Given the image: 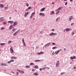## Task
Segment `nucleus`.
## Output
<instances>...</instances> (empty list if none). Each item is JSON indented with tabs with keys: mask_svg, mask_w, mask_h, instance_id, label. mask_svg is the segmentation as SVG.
<instances>
[{
	"mask_svg": "<svg viewBox=\"0 0 76 76\" xmlns=\"http://www.w3.org/2000/svg\"><path fill=\"white\" fill-rule=\"evenodd\" d=\"M55 4V2H52V4Z\"/></svg>",
	"mask_w": 76,
	"mask_h": 76,
	"instance_id": "56",
	"label": "nucleus"
},
{
	"mask_svg": "<svg viewBox=\"0 0 76 76\" xmlns=\"http://www.w3.org/2000/svg\"><path fill=\"white\" fill-rule=\"evenodd\" d=\"M56 67H59V61H58L56 63Z\"/></svg>",
	"mask_w": 76,
	"mask_h": 76,
	"instance_id": "2",
	"label": "nucleus"
},
{
	"mask_svg": "<svg viewBox=\"0 0 76 76\" xmlns=\"http://www.w3.org/2000/svg\"><path fill=\"white\" fill-rule=\"evenodd\" d=\"M46 69H50V68L48 67H45Z\"/></svg>",
	"mask_w": 76,
	"mask_h": 76,
	"instance_id": "46",
	"label": "nucleus"
},
{
	"mask_svg": "<svg viewBox=\"0 0 76 76\" xmlns=\"http://www.w3.org/2000/svg\"><path fill=\"white\" fill-rule=\"evenodd\" d=\"M11 63V61L8 62V63Z\"/></svg>",
	"mask_w": 76,
	"mask_h": 76,
	"instance_id": "47",
	"label": "nucleus"
},
{
	"mask_svg": "<svg viewBox=\"0 0 76 76\" xmlns=\"http://www.w3.org/2000/svg\"><path fill=\"white\" fill-rule=\"evenodd\" d=\"M27 9L28 10H29V9H32V7H28Z\"/></svg>",
	"mask_w": 76,
	"mask_h": 76,
	"instance_id": "21",
	"label": "nucleus"
},
{
	"mask_svg": "<svg viewBox=\"0 0 76 76\" xmlns=\"http://www.w3.org/2000/svg\"><path fill=\"white\" fill-rule=\"evenodd\" d=\"M42 16H44V13H42Z\"/></svg>",
	"mask_w": 76,
	"mask_h": 76,
	"instance_id": "39",
	"label": "nucleus"
},
{
	"mask_svg": "<svg viewBox=\"0 0 76 76\" xmlns=\"http://www.w3.org/2000/svg\"><path fill=\"white\" fill-rule=\"evenodd\" d=\"M73 16L69 17V20H70H70H72V19H73Z\"/></svg>",
	"mask_w": 76,
	"mask_h": 76,
	"instance_id": "8",
	"label": "nucleus"
},
{
	"mask_svg": "<svg viewBox=\"0 0 76 76\" xmlns=\"http://www.w3.org/2000/svg\"><path fill=\"white\" fill-rule=\"evenodd\" d=\"M73 57H74V58H75V59H76V56H73Z\"/></svg>",
	"mask_w": 76,
	"mask_h": 76,
	"instance_id": "49",
	"label": "nucleus"
},
{
	"mask_svg": "<svg viewBox=\"0 0 76 76\" xmlns=\"http://www.w3.org/2000/svg\"><path fill=\"white\" fill-rule=\"evenodd\" d=\"M57 34V33H53V35H56Z\"/></svg>",
	"mask_w": 76,
	"mask_h": 76,
	"instance_id": "23",
	"label": "nucleus"
},
{
	"mask_svg": "<svg viewBox=\"0 0 76 76\" xmlns=\"http://www.w3.org/2000/svg\"><path fill=\"white\" fill-rule=\"evenodd\" d=\"M38 66H36L35 67V69H38Z\"/></svg>",
	"mask_w": 76,
	"mask_h": 76,
	"instance_id": "34",
	"label": "nucleus"
},
{
	"mask_svg": "<svg viewBox=\"0 0 76 76\" xmlns=\"http://www.w3.org/2000/svg\"><path fill=\"white\" fill-rule=\"evenodd\" d=\"M76 67H73V69H76Z\"/></svg>",
	"mask_w": 76,
	"mask_h": 76,
	"instance_id": "61",
	"label": "nucleus"
},
{
	"mask_svg": "<svg viewBox=\"0 0 76 76\" xmlns=\"http://www.w3.org/2000/svg\"><path fill=\"white\" fill-rule=\"evenodd\" d=\"M28 14H29V12H27L25 14V16L26 17V16H27V15H28Z\"/></svg>",
	"mask_w": 76,
	"mask_h": 76,
	"instance_id": "14",
	"label": "nucleus"
},
{
	"mask_svg": "<svg viewBox=\"0 0 76 76\" xmlns=\"http://www.w3.org/2000/svg\"><path fill=\"white\" fill-rule=\"evenodd\" d=\"M58 53H59L58 52V51L57 50L56 51H55V54H58Z\"/></svg>",
	"mask_w": 76,
	"mask_h": 76,
	"instance_id": "20",
	"label": "nucleus"
},
{
	"mask_svg": "<svg viewBox=\"0 0 76 76\" xmlns=\"http://www.w3.org/2000/svg\"><path fill=\"white\" fill-rule=\"evenodd\" d=\"M58 9H57V10H55V11H56V12H57V11H58Z\"/></svg>",
	"mask_w": 76,
	"mask_h": 76,
	"instance_id": "58",
	"label": "nucleus"
},
{
	"mask_svg": "<svg viewBox=\"0 0 76 76\" xmlns=\"http://www.w3.org/2000/svg\"><path fill=\"white\" fill-rule=\"evenodd\" d=\"M12 59H16L17 58V57H16L12 56L11 57Z\"/></svg>",
	"mask_w": 76,
	"mask_h": 76,
	"instance_id": "9",
	"label": "nucleus"
},
{
	"mask_svg": "<svg viewBox=\"0 0 76 76\" xmlns=\"http://www.w3.org/2000/svg\"><path fill=\"white\" fill-rule=\"evenodd\" d=\"M8 22L9 23H10L11 24H13V21H9Z\"/></svg>",
	"mask_w": 76,
	"mask_h": 76,
	"instance_id": "10",
	"label": "nucleus"
},
{
	"mask_svg": "<svg viewBox=\"0 0 76 76\" xmlns=\"http://www.w3.org/2000/svg\"><path fill=\"white\" fill-rule=\"evenodd\" d=\"M32 15H31V16H30V18H31V19H32Z\"/></svg>",
	"mask_w": 76,
	"mask_h": 76,
	"instance_id": "45",
	"label": "nucleus"
},
{
	"mask_svg": "<svg viewBox=\"0 0 76 76\" xmlns=\"http://www.w3.org/2000/svg\"><path fill=\"white\" fill-rule=\"evenodd\" d=\"M56 15H57L58 14V12H56Z\"/></svg>",
	"mask_w": 76,
	"mask_h": 76,
	"instance_id": "63",
	"label": "nucleus"
},
{
	"mask_svg": "<svg viewBox=\"0 0 76 76\" xmlns=\"http://www.w3.org/2000/svg\"><path fill=\"white\" fill-rule=\"evenodd\" d=\"M51 31H55V30H54V29L53 28V29H51Z\"/></svg>",
	"mask_w": 76,
	"mask_h": 76,
	"instance_id": "38",
	"label": "nucleus"
},
{
	"mask_svg": "<svg viewBox=\"0 0 76 76\" xmlns=\"http://www.w3.org/2000/svg\"><path fill=\"white\" fill-rule=\"evenodd\" d=\"M38 54H39V55H40V54H41V53H38Z\"/></svg>",
	"mask_w": 76,
	"mask_h": 76,
	"instance_id": "55",
	"label": "nucleus"
},
{
	"mask_svg": "<svg viewBox=\"0 0 76 76\" xmlns=\"http://www.w3.org/2000/svg\"><path fill=\"white\" fill-rule=\"evenodd\" d=\"M60 19V17H59V18H57V19H56V21H57L58 20V19Z\"/></svg>",
	"mask_w": 76,
	"mask_h": 76,
	"instance_id": "36",
	"label": "nucleus"
},
{
	"mask_svg": "<svg viewBox=\"0 0 76 76\" xmlns=\"http://www.w3.org/2000/svg\"><path fill=\"white\" fill-rule=\"evenodd\" d=\"M70 58H71V60H73V59H74V58L72 57H71Z\"/></svg>",
	"mask_w": 76,
	"mask_h": 76,
	"instance_id": "28",
	"label": "nucleus"
},
{
	"mask_svg": "<svg viewBox=\"0 0 76 76\" xmlns=\"http://www.w3.org/2000/svg\"><path fill=\"white\" fill-rule=\"evenodd\" d=\"M63 8L62 7H60L58 9V10H61V9H62Z\"/></svg>",
	"mask_w": 76,
	"mask_h": 76,
	"instance_id": "16",
	"label": "nucleus"
},
{
	"mask_svg": "<svg viewBox=\"0 0 76 76\" xmlns=\"http://www.w3.org/2000/svg\"><path fill=\"white\" fill-rule=\"evenodd\" d=\"M42 13L40 12L39 13V15H42Z\"/></svg>",
	"mask_w": 76,
	"mask_h": 76,
	"instance_id": "41",
	"label": "nucleus"
},
{
	"mask_svg": "<svg viewBox=\"0 0 76 76\" xmlns=\"http://www.w3.org/2000/svg\"><path fill=\"white\" fill-rule=\"evenodd\" d=\"M57 48V47L55 46V47H53L52 48V49L53 50H54V49H55V48Z\"/></svg>",
	"mask_w": 76,
	"mask_h": 76,
	"instance_id": "24",
	"label": "nucleus"
},
{
	"mask_svg": "<svg viewBox=\"0 0 76 76\" xmlns=\"http://www.w3.org/2000/svg\"><path fill=\"white\" fill-rule=\"evenodd\" d=\"M0 44L1 45H6V43H1Z\"/></svg>",
	"mask_w": 76,
	"mask_h": 76,
	"instance_id": "15",
	"label": "nucleus"
},
{
	"mask_svg": "<svg viewBox=\"0 0 76 76\" xmlns=\"http://www.w3.org/2000/svg\"><path fill=\"white\" fill-rule=\"evenodd\" d=\"M19 72H20L21 73H23L24 72L23 71H21V70H19Z\"/></svg>",
	"mask_w": 76,
	"mask_h": 76,
	"instance_id": "17",
	"label": "nucleus"
},
{
	"mask_svg": "<svg viewBox=\"0 0 76 76\" xmlns=\"http://www.w3.org/2000/svg\"><path fill=\"white\" fill-rule=\"evenodd\" d=\"M52 44H53V45H56V43H53Z\"/></svg>",
	"mask_w": 76,
	"mask_h": 76,
	"instance_id": "53",
	"label": "nucleus"
},
{
	"mask_svg": "<svg viewBox=\"0 0 76 76\" xmlns=\"http://www.w3.org/2000/svg\"><path fill=\"white\" fill-rule=\"evenodd\" d=\"M1 65L2 66H7V64H4L3 63H1Z\"/></svg>",
	"mask_w": 76,
	"mask_h": 76,
	"instance_id": "5",
	"label": "nucleus"
},
{
	"mask_svg": "<svg viewBox=\"0 0 76 76\" xmlns=\"http://www.w3.org/2000/svg\"><path fill=\"white\" fill-rule=\"evenodd\" d=\"M26 5L27 7H28L29 6V4L28 3H26Z\"/></svg>",
	"mask_w": 76,
	"mask_h": 76,
	"instance_id": "32",
	"label": "nucleus"
},
{
	"mask_svg": "<svg viewBox=\"0 0 76 76\" xmlns=\"http://www.w3.org/2000/svg\"><path fill=\"white\" fill-rule=\"evenodd\" d=\"M50 36H53V33H51L49 34Z\"/></svg>",
	"mask_w": 76,
	"mask_h": 76,
	"instance_id": "19",
	"label": "nucleus"
},
{
	"mask_svg": "<svg viewBox=\"0 0 76 76\" xmlns=\"http://www.w3.org/2000/svg\"><path fill=\"white\" fill-rule=\"evenodd\" d=\"M14 61H15L13 59H12L11 60V62H14Z\"/></svg>",
	"mask_w": 76,
	"mask_h": 76,
	"instance_id": "31",
	"label": "nucleus"
},
{
	"mask_svg": "<svg viewBox=\"0 0 76 76\" xmlns=\"http://www.w3.org/2000/svg\"><path fill=\"white\" fill-rule=\"evenodd\" d=\"M65 73H64V72H61V75H63V74H64Z\"/></svg>",
	"mask_w": 76,
	"mask_h": 76,
	"instance_id": "40",
	"label": "nucleus"
},
{
	"mask_svg": "<svg viewBox=\"0 0 76 76\" xmlns=\"http://www.w3.org/2000/svg\"><path fill=\"white\" fill-rule=\"evenodd\" d=\"M73 0H70V1H72Z\"/></svg>",
	"mask_w": 76,
	"mask_h": 76,
	"instance_id": "64",
	"label": "nucleus"
},
{
	"mask_svg": "<svg viewBox=\"0 0 76 76\" xmlns=\"http://www.w3.org/2000/svg\"><path fill=\"white\" fill-rule=\"evenodd\" d=\"M3 19V17H1L0 18V20H1V21H3L4 20V19Z\"/></svg>",
	"mask_w": 76,
	"mask_h": 76,
	"instance_id": "13",
	"label": "nucleus"
},
{
	"mask_svg": "<svg viewBox=\"0 0 76 76\" xmlns=\"http://www.w3.org/2000/svg\"><path fill=\"white\" fill-rule=\"evenodd\" d=\"M52 14H54V11H52Z\"/></svg>",
	"mask_w": 76,
	"mask_h": 76,
	"instance_id": "44",
	"label": "nucleus"
},
{
	"mask_svg": "<svg viewBox=\"0 0 76 76\" xmlns=\"http://www.w3.org/2000/svg\"><path fill=\"white\" fill-rule=\"evenodd\" d=\"M26 68H29V66H26Z\"/></svg>",
	"mask_w": 76,
	"mask_h": 76,
	"instance_id": "33",
	"label": "nucleus"
},
{
	"mask_svg": "<svg viewBox=\"0 0 76 76\" xmlns=\"http://www.w3.org/2000/svg\"><path fill=\"white\" fill-rule=\"evenodd\" d=\"M17 23H18V22H17V21H15L14 22V23L13 24V26H16V25H17Z\"/></svg>",
	"mask_w": 76,
	"mask_h": 76,
	"instance_id": "3",
	"label": "nucleus"
},
{
	"mask_svg": "<svg viewBox=\"0 0 76 76\" xmlns=\"http://www.w3.org/2000/svg\"><path fill=\"white\" fill-rule=\"evenodd\" d=\"M57 51H58L59 52L60 51V50H57Z\"/></svg>",
	"mask_w": 76,
	"mask_h": 76,
	"instance_id": "62",
	"label": "nucleus"
},
{
	"mask_svg": "<svg viewBox=\"0 0 76 76\" xmlns=\"http://www.w3.org/2000/svg\"><path fill=\"white\" fill-rule=\"evenodd\" d=\"M34 14H35L34 12H33L31 14V15L33 16H34Z\"/></svg>",
	"mask_w": 76,
	"mask_h": 76,
	"instance_id": "26",
	"label": "nucleus"
},
{
	"mask_svg": "<svg viewBox=\"0 0 76 76\" xmlns=\"http://www.w3.org/2000/svg\"><path fill=\"white\" fill-rule=\"evenodd\" d=\"M71 30V28H66L65 29L66 31H69Z\"/></svg>",
	"mask_w": 76,
	"mask_h": 76,
	"instance_id": "7",
	"label": "nucleus"
},
{
	"mask_svg": "<svg viewBox=\"0 0 76 76\" xmlns=\"http://www.w3.org/2000/svg\"><path fill=\"white\" fill-rule=\"evenodd\" d=\"M22 41L23 44L24 46H26V44L25 43V40H24V39H22Z\"/></svg>",
	"mask_w": 76,
	"mask_h": 76,
	"instance_id": "1",
	"label": "nucleus"
},
{
	"mask_svg": "<svg viewBox=\"0 0 76 76\" xmlns=\"http://www.w3.org/2000/svg\"><path fill=\"white\" fill-rule=\"evenodd\" d=\"M10 51L11 53H13V50L12 49V47H11V48H10Z\"/></svg>",
	"mask_w": 76,
	"mask_h": 76,
	"instance_id": "4",
	"label": "nucleus"
},
{
	"mask_svg": "<svg viewBox=\"0 0 76 76\" xmlns=\"http://www.w3.org/2000/svg\"><path fill=\"white\" fill-rule=\"evenodd\" d=\"M32 71H35V69H32Z\"/></svg>",
	"mask_w": 76,
	"mask_h": 76,
	"instance_id": "57",
	"label": "nucleus"
},
{
	"mask_svg": "<svg viewBox=\"0 0 76 76\" xmlns=\"http://www.w3.org/2000/svg\"><path fill=\"white\" fill-rule=\"evenodd\" d=\"M39 70H40V71H41V70H42V69L41 68H40V69H39Z\"/></svg>",
	"mask_w": 76,
	"mask_h": 76,
	"instance_id": "59",
	"label": "nucleus"
},
{
	"mask_svg": "<svg viewBox=\"0 0 76 76\" xmlns=\"http://www.w3.org/2000/svg\"><path fill=\"white\" fill-rule=\"evenodd\" d=\"M11 42H12L11 41H10L8 42V43H11Z\"/></svg>",
	"mask_w": 76,
	"mask_h": 76,
	"instance_id": "51",
	"label": "nucleus"
},
{
	"mask_svg": "<svg viewBox=\"0 0 76 76\" xmlns=\"http://www.w3.org/2000/svg\"><path fill=\"white\" fill-rule=\"evenodd\" d=\"M50 44V43H48L47 44L45 45V46L44 47H47V46H48Z\"/></svg>",
	"mask_w": 76,
	"mask_h": 76,
	"instance_id": "12",
	"label": "nucleus"
},
{
	"mask_svg": "<svg viewBox=\"0 0 76 76\" xmlns=\"http://www.w3.org/2000/svg\"><path fill=\"white\" fill-rule=\"evenodd\" d=\"M3 24H4V25H6V23L4 22L3 23Z\"/></svg>",
	"mask_w": 76,
	"mask_h": 76,
	"instance_id": "48",
	"label": "nucleus"
},
{
	"mask_svg": "<svg viewBox=\"0 0 76 76\" xmlns=\"http://www.w3.org/2000/svg\"><path fill=\"white\" fill-rule=\"evenodd\" d=\"M0 7L1 8H3L4 7V5L3 4H0Z\"/></svg>",
	"mask_w": 76,
	"mask_h": 76,
	"instance_id": "11",
	"label": "nucleus"
},
{
	"mask_svg": "<svg viewBox=\"0 0 76 76\" xmlns=\"http://www.w3.org/2000/svg\"><path fill=\"white\" fill-rule=\"evenodd\" d=\"M67 2H65V6H66V5H67Z\"/></svg>",
	"mask_w": 76,
	"mask_h": 76,
	"instance_id": "43",
	"label": "nucleus"
},
{
	"mask_svg": "<svg viewBox=\"0 0 76 76\" xmlns=\"http://www.w3.org/2000/svg\"><path fill=\"white\" fill-rule=\"evenodd\" d=\"M74 32H72V35H74Z\"/></svg>",
	"mask_w": 76,
	"mask_h": 76,
	"instance_id": "52",
	"label": "nucleus"
},
{
	"mask_svg": "<svg viewBox=\"0 0 76 76\" xmlns=\"http://www.w3.org/2000/svg\"><path fill=\"white\" fill-rule=\"evenodd\" d=\"M38 73H35L34 74V75H35V76H37V75H38Z\"/></svg>",
	"mask_w": 76,
	"mask_h": 76,
	"instance_id": "22",
	"label": "nucleus"
},
{
	"mask_svg": "<svg viewBox=\"0 0 76 76\" xmlns=\"http://www.w3.org/2000/svg\"><path fill=\"white\" fill-rule=\"evenodd\" d=\"M46 68L45 67H43L42 68V70H45V69Z\"/></svg>",
	"mask_w": 76,
	"mask_h": 76,
	"instance_id": "37",
	"label": "nucleus"
},
{
	"mask_svg": "<svg viewBox=\"0 0 76 76\" xmlns=\"http://www.w3.org/2000/svg\"><path fill=\"white\" fill-rule=\"evenodd\" d=\"M45 8H42V9H41V10L40 11L41 12H42L43 11H44V10H45Z\"/></svg>",
	"mask_w": 76,
	"mask_h": 76,
	"instance_id": "18",
	"label": "nucleus"
},
{
	"mask_svg": "<svg viewBox=\"0 0 76 76\" xmlns=\"http://www.w3.org/2000/svg\"><path fill=\"white\" fill-rule=\"evenodd\" d=\"M13 28V26H12L11 25L10 27V29H12Z\"/></svg>",
	"mask_w": 76,
	"mask_h": 76,
	"instance_id": "27",
	"label": "nucleus"
},
{
	"mask_svg": "<svg viewBox=\"0 0 76 76\" xmlns=\"http://www.w3.org/2000/svg\"><path fill=\"white\" fill-rule=\"evenodd\" d=\"M52 54H53V55H54V54H55V53H54V52H53Z\"/></svg>",
	"mask_w": 76,
	"mask_h": 76,
	"instance_id": "54",
	"label": "nucleus"
},
{
	"mask_svg": "<svg viewBox=\"0 0 76 76\" xmlns=\"http://www.w3.org/2000/svg\"><path fill=\"white\" fill-rule=\"evenodd\" d=\"M5 28H4L3 27H2L1 28V30H2V29H4Z\"/></svg>",
	"mask_w": 76,
	"mask_h": 76,
	"instance_id": "30",
	"label": "nucleus"
},
{
	"mask_svg": "<svg viewBox=\"0 0 76 76\" xmlns=\"http://www.w3.org/2000/svg\"><path fill=\"white\" fill-rule=\"evenodd\" d=\"M17 75H19V72H17Z\"/></svg>",
	"mask_w": 76,
	"mask_h": 76,
	"instance_id": "60",
	"label": "nucleus"
},
{
	"mask_svg": "<svg viewBox=\"0 0 76 76\" xmlns=\"http://www.w3.org/2000/svg\"><path fill=\"white\" fill-rule=\"evenodd\" d=\"M35 62H38V61H40V60H37L35 61Z\"/></svg>",
	"mask_w": 76,
	"mask_h": 76,
	"instance_id": "25",
	"label": "nucleus"
},
{
	"mask_svg": "<svg viewBox=\"0 0 76 76\" xmlns=\"http://www.w3.org/2000/svg\"><path fill=\"white\" fill-rule=\"evenodd\" d=\"M40 54H44V52L41 51L40 52Z\"/></svg>",
	"mask_w": 76,
	"mask_h": 76,
	"instance_id": "42",
	"label": "nucleus"
},
{
	"mask_svg": "<svg viewBox=\"0 0 76 76\" xmlns=\"http://www.w3.org/2000/svg\"><path fill=\"white\" fill-rule=\"evenodd\" d=\"M30 65H31V66L32 65H34V64L33 63H31L30 64Z\"/></svg>",
	"mask_w": 76,
	"mask_h": 76,
	"instance_id": "29",
	"label": "nucleus"
},
{
	"mask_svg": "<svg viewBox=\"0 0 76 76\" xmlns=\"http://www.w3.org/2000/svg\"><path fill=\"white\" fill-rule=\"evenodd\" d=\"M19 32V30H18V31H17L15 32V33H14L13 34V35L14 36H15V35H16V34H18V32Z\"/></svg>",
	"mask_w": 76,
	"mask_h": 76,
	"instance_id": "6",
	"label": "nucleus"
},
{
	"mask_svg": "<svg viewBox=\"0 0 76 76\" xmlns=\"http://www.w3.org/2000/svg\"><path fill=\"white\" fill-rule=\"evenodd\" d=\"M15 30H16V28L15 29V28H14L12 29V31H15Z\"/></svg>",
	"mask_w": 76,
	"mask_h": 76,
	"instance_id": "35",
	"label": "nucleus"
},
{
	"mask_svg": "<svg viewBox=\"0 0 76 76\" xmlns=\"http://www.w3.org/2000/svg\"><path fill=\"white\" fill-rule=\"evenodd\" d=\"M7 7H5V9H7Z\"/></svg>",
	"mask_w": 76,
	"mask_h": 76,
	"instance_id": "50",
	"label": "nucleus"
}]
</instances>
